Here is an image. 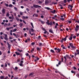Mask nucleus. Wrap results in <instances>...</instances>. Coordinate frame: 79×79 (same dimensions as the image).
I'll list each match as a JSON object with an SVG mask.
<instances>
[{
	"instance_id": "obj_1",
	"label": "nucleus",
	"mask_w": 79,
	"mask_h": 79,
	"mask_svg": "<svg viewBox=\"0 0 79 79\" xmlns=\"http://www.w3.org/2000/svg\"><path fill=\"white\" fill-rule=\"evenodd\" d=\"M69 45L70 46V47H71V48H72L73 49H74L76 48V47L73 46V44L72 43H69Z\"/></svg>"
},
{
	"instance_id": "obj_2",
	"label": "nucleus",
	"mask_w": 79,
	"mask_h": 79,
	"mask_svg": "<svg viewBox=\"0 0 79 79\" xmlns=\"http://www.w3.org/2000/svg\"><path fill=\"white\" fill-rule=\"evenodd\" d=\"M49 20H47V21L46 22V23L48 26H52V21L50 23H49Z\"/></svg>"
},
{
	"instance_id": "obj_3",
	"label": "nucleus",
	"mask_w": 79,
	"mask_h": 79,
	"mask_svg": "<svg viewBox=\"0 0 79 79\" xmlns=\"http://www.w3.org/2000/svg\"><path fill=\"white\" fill-rule=\"evenodd\" d=\"M79 29V25H76V28H75V30L76 32H77L78 30Z\"/></svg>"
},
{
	"instance_id": "obj_4",
	"label": "nucleus",
	"mask_w": 79,
	"mask_h": 79,
	"mask_svg": "<svg viewBox=\"0 0 79 79\" xmlns=\"http://www.w3.org/2000/svg\"><path fill=\"white\" fill-rule=\"evenodd\" d=\"M33 6L34 8H41V6L37 5H34Z\"/></svg>"
},
{
	"instance_id": "obj_5",
	"label": "nucleus",
	"mask_w": 79,
	"mask_h": 79,
	"mask_svg": "<svg viewBox=\"0 0 79 79\" xmlns=\"http://www.w3.org/2000/svg\"><path fill=\"white\" fill-rule=\"evenodd\" d=\"M20 63L19 64V65H20V66H22L23 67V66H24V65H23V61L22 60L20 61Z\"/></svg>"
},
{
	"instance_id": "obj_6",
	"label": "nucleus",
	"mask_w": 79,
	"mask_h": 79,
	"mask_svg": "<svg viewBox=\"0 0 79 79\" xmlns=\"http://www.w3.org/2000/svg\"><path fill=\"white\" fill-rule=\"evenodd\" d=\"M3 14H5V9L3 8L2 10Z\"/></svg>"
},
{
	"instance_id": "obj_7",
	"label": "nucleus",
	"mask_w": 79,
	"mask_h": 79,
	"mask_svg": "<svg viewBox=\"0 0 79 79\" xmlns=\"http://www.w3.org/2000/svg\"><path fill=\"white\" fill-rule=\"evenodd\" d=\"M4 39L6 40H8L7 35L6 34L5 35V37Z\"/></svg>"
},
{
	"instance_id": "obj_8",
	"label": "nucleus",
	"mask_w": 79,
	"mask_h": 79,
	"mask_svg": "<svg viewBox=\"0 0 79 79\" xmlns=\"http://www.w3.org/2000/svg\"><path fill=\"white\" fill-rule=\"evenodd\" d=\"M39 21L41 23H42V24H44V23H45V22H44V21H42L41 20H39Z\"/></svg>"
},
{
	"instance_id": "obj_9",
	"label": "nucleus",
	"mask_w": 79,
	"mask_h": 79,
	"mask_svg": "<svg viewBox=\"0 0 79 79\" xmlns=\"http://www.w3.org/2000/svg\"><path fill=\"white\" fill-rule=\"evenodd\" d=\"M68 55H66V56H64V59H65V62L66 61V58H67V57H68Z\"/></svg>"
},
{
	"instance_id": "obj_10",
	"label": "nucleus",
	"mask_w": 79,
	"mask_h": 79,
	"mask_svg": "<svg viewBox=\"0 0 79 79\" xmlns=\"http://www.w3.org/2000/svg\"><path fill=\"white\" fill-rule=\"evenodd\" d=\"M56 18H57V16L55 15L54 16V17H52V18L53 19H56Z\"/></svg>"
},
{
	"instance_id": "obj_11",
	"label": "nucleus",
	"mask_w": 79,
	"mask_h": 79,
	"mask_svg": "<svg viewBox=\"0 0 79 79\" xmlns=\"http://www.w3.org/2000/svg\"><path fill=\"white\" fill-rule=\"evenodd\" d=\"M44 8L45 9H46V10H51V9L47 7H44Z\"/></svg>"
},
{
	"instance_id": "obj_12",
	"label": "nucleus",
	"mask_w": 79,
	"mask_h": 79,
	"mask_svg": "<svg viewBox=\"0 0 79 79\" xmlns=\"http://www.w3.org/2000/svg\"><path fill=\"white\" fill-rule=\"evenodd\" d=\"M76 52L77 53V55H79V50L77 49L76 50Z\"/></svg>"
},
{
	"instance_id": "obj_13",
	"label": "nucleus",
	"mask_w": 79,
	"mask_h": 79,
	"mask_svg": "<svg viewBox=\"0 0 79 79\" xmlns=\"http://www.w3.org/2000/svg\"><path fill=\"white\" fill-rule=\"evenodd\" d=\"M61 52V50H60V49L59 48L57 49V51L56 52H57V53H58L59 52Z\"/></svg>"
},
{
	"instance_id": "obj_14",
	"label": "nucleus",
	"mask_w": 79,
	"mask_h": 79,
	"mask_svg": "<svg viewBox=\"0 0 79 79\" xmlns=\"http://www.w3.org/2000/svg\"><path fill=\"white\" fill-rule=\"evenodd\" d=\"M15 53L17 55H20V54L18 52H15Z\"/></svg>"
},
{
	"instance_id": "obj_15",
	"label": "nucleus",
	"mask_w": 79,
	"mask_h": 79,
	"mask_svg": "<svg viewBox=\"0 0 79 79\" xmlns=\"http://www.w3.org/2000/svg\"><path fill=\"white\" fill-rule=\"evenodd\" d=\"M71 72L72 73L74 74V75L76 74V72L74 71L73 70H72L71 71Z\"/></svg>"
},
{
	"instance_id": "obj_16",
	"label": "nucleus",
	"mask_w": 79,
	"mask_h": 79,
	"mask_svg": "<svg viewBox=\"0 0 79 79\" xmlns=\"http://www.w3.org/2000/svg\"><path fill=\"white\" fill-rule=\"evenodd\" d=\"M50 52L52 53H55V51H54L52 49H51L50 50Z\"/></svg>"
},
{
	"instance_id": "obj_17",
	"label": "nucleus",
	"mask_w": 79,
	"mask_h": 79,
	"mask_svg": "<svg viewBox=\"0 0 79 79\" xmlns=\"http://www.w3.org/2000/svg\"><path fill=\"white\" fill-rule=\"evenodd\" d=\"M4 77H5L4 76H2L1 77H0V79H4Z\"/></svg>"
},
{
	"instance_id": "obj_18",
	"label": "nucleus",
	"mask_w": 79,
	"mask_h": 79,
	"mask_svg": "<svg viewBox=\"0 0 79 79\" xmlns=\"http://www.w3.org/2000/svg\"><path fill=\"white\" fill-rule=\"evenodd\" d=\"M69 40H71L73 39V37L72 36H70L69 38Z\"/></svg>"
},
{
	"instance_id": "obj_19",
	"label": "nucleus",
	"mask_w": 79,
	"mask_h": 79,
	"mask_svg": "<svg viewBox=\"0 0 79 79\" xmlns=\"http://www.w3.org/2000/svg\"><path fill=\"white\" fill-rule=\"evenodd\" d=\"M10 16V14H9V13H7L6 14V16H7V17H8Z\"/></svg>"
},
{
	"instance_id": "obj_20",
	"label": "nucleus",
	"mask_w": 79,
	"mask_h": 79,
	"mask_svg": "<svg viewBox=\"0 0 79 79\" xmlns=\"http://www.w3.org/2000/svg\"><path fill=\"white\" fill-rule=\"evenodd\" d=\"M30 24L33 28H34V26H33V23H30Z\"/></svg>"
},
{
	"instance_id": "obj_21",
	"label": "nucleus",
	"mask_w": 79,
	"mask_h": 79,
	"mask_svg": "<svg viewBox=\"0 0 79 79\" xmlns=\"http://www.w3.org/2000/svg\"><path fill=\"white\" fill-rule=\"evenodd\" d=\"M16 31H17V29H14L13 31V32H16Z\"/></svg>"
},
{
	"instance_id": "obj_22",
	"label": "nucleus",
	"mask_w": 79,
	"mask_h": 79,
	"mask_svg": "<svg viewBox=\"0 0 79 79\" xmlns=\"http://www.w3.org/2000/svg\"><path fill=\"white\" fill-rule=\"evenodd\" d=\"M12 15H14V16H16V13H14L13 12Z\"/></svg>"
},
{
	"instance_id": "obj_23",
	"label": "nucleus",
	"mask_w": 79,
	"mask_h": 79,
	"mask_svg": "<svg viewBox=\"0 0 79 79\" xmlns=\"http://www.w3.org/2000/svg\"><path fill=\"white\" fill-rule=\"evenodd\" d=\"M10 13L11 14V16H12V17H13V12H12V11H10Z\"/></svg>"
},
{
	"instance_id": "obj_24",
	"label": "nucleus",
	"mask_w": 79,
	"mask_h": 79,
	"mask_svg": "<svg viewBox=\"0 0 79 79\" xmlns=\"http://www.w3.org/2000/svg\"><path fill=\"white\" fill-rule=\"evenodd\" d=\"M63 40H64V41H66L67 40V39L66 38H64V39H62Z\"/></svg>"
},
{
	"instance_id": "obj_25",
	"label": "nucleus",
	"mask_w": 79,
	"mask_h": 79,
	"mask_svg": "<svg viewBox=\"0 0 79 79\" xmlns=\"http://www.w3.org/2000/svg\"><path fill=\"white\" fill-rule=\"evenodd\" d=\"M49 32L51 33H53V31L51 30H49Z\"/></svg>"
},
{
	"instance_id": "obj_26",
	"label": "nucleus",
	"mask_w": 79,
	"mask_h": 79,
	"mask_svg": "<svg viewBox=\"0 0 79 79\" xmlns=\"http://www.w3.org/2000/svg\"><path fill=\"white\" fill-rule=\"evenodd\" d=\"M14 70H15V69L16 70H17V69H18V67H15V69L14 68Z\"/></svg>"
},
{
	"instance_id": "obj_27",
	"label": "nucleus",
	"mask_w": 79,
	"mask_h": 79,
	"mask_svg": "<svg viewBox=\"0 0 79 79\" xmlns=\"http://www.w3.org/2000/svg\"><path fill=\"white\" fill-rule=\"evenodd\" d=\"M11 29V27H10L9 28H6V29H7V31H9V29Z\"/></svg>"
},
{
	"instance_id": "obj_28",
	"label": "nucleus",
	"mask_w": 79,
	"mask_h": 79,
	"mask_svg": "<svg viewBox=\"0 0 79 79\" xmlns=\"http://www.w3.org/2000/svg\"><path fill=\"white\" fill-rule=\"evenodd\" d=\"M33 51H34V48H33L31 50V52H32Z\"/></svg>"
},
{
	"instance_id": "obj_29",
	"label": "nucleus",
	"mask_w": 79,
	"mask_h": 79,
	"mask_svg": "<svg viewBox=\"0 0 79 79\" xmlns=\"http://www.w3.org/2000/svg\"><path fill=\"white\" fill-rule=\"evenodd\" d=\"M5 5H6V6L7 7H8V6H9V5H8V4H7L6 3H5Z\"/></svg>"
},
{
	"instance_id": "obj_30",
	"label": "nucleus",
	"mask_w": 79,
	"mask_h": 79,
	"mask_svg": "<svg viewBox=\"0 0 79 79\" xmlns=\"http://www.w3.org/2000/svg\"><path fill=\"white\" fill-rule=\"evenodd\" d=\"M34 15H35L36 17H38V16H39V15H38L37 14H35Z\"/></svg>"
},
{
	"instance_id": "obj_31",
	"label": "nucleus",
	"mask_w": 79,
	"mask_h": 79,
	"mask_svg": "<svg viewBox=\"0 0 79 79\" xmlns=\"http://www.w3.org/2000/svg\"><path fill=\"white\" fill-rule=\"evenodd\" d=\"M14 9L16 11H17V8H16V7H14Z\"/></svg>"
},
{
	"instance_id": "obj_32",
	"label": "nucleus",
	"mask_w": 79,
	"mask_h": 79,
	"mask_svg": "<svg viewBox=\"0 0 79 79\" xmlns=\"http://www.w3.org/2000/svg\"><path fill=\"white\" fill-rule=\"evenodd\" d=\"M38 3H39V4L42 3V1H39L38 2Z\"/></svg>"
},
{
	"instance_id": "obj_33",
	"label": "nucleus",
	"mask_w": 79,
	"mask_h": 79,
	"mask_svg": "<svg viewBox=\"0 0 79 79\" xmlns=\"http://www.w3.org/2000/svg\"><path fill=\"white\" fill-rule=\"evenodd\" d=\"M23 12H20V15H23Z\"/></svg>"
},
{
	"instance_id": "obj_34",
	"label": "nucleus",
	"mask_w": 79,
	"mask_h": 79,
	"mask_svg": "<svg viewBox=\"0 0 79 79\" xmlns=\"http://www.w3.org/2000/svg\"><path fill=\"white\" fill-rule=\"evenodd\" d=\"M45 4L46 5H47L48 4V2L47 1H46L45 2Z\"/></svg>"
},
{
	"instance_id": "obj_35",
	"label": "nucleus",
	"mask_w": 79,
	"mask_h": 79,
	"mask_svg": "<svg viewBox=\"0 0 79 79\" xmlns=\"http://www.w3.org/2000/svg\"><path fill=\"white\" fill-rule=\"evenodd\" d=\"M19 26H20V27H22V26H23V24L22 23H20L19 24Z\"/></svg>"
},
{
	"instance_id": "obj_36",
	"label": "nucleus",
	"mask_w": 79,
	"mask_h": 79,
	"mask_svg": "<svg viewBox=\"0 0 79 79\" xmlns=\"http://www.w3.org/2000/svg\"><path fill=\"white\" fill-rule=\"evenodd\" d=\"M31 31L32 32H34V29L33 28L31 29Z\"/></svg>"
},
{
	"instance_id": "obj_37",
	"label": "nucleus",
	"mask_w": 79,
	"mask_h": 79,
	"mask_svg": "<svg viewBox=\"0 0 79 79\" xmlns=\"http://www.w3.org/2000/svg\"><path fill=\"white\" fill-rule=\"evenodd\" d=\"M76 23H79V19L76 20Z\"/></svg>"
},
{
	"instance_id": "obj_38",
	"label": "nucleus",
	"mask_w": 79,
	"mask_h": 79,
	"mask_svg": "<svg viewBox=\"0 0 79 79\" xmlns=\"http://www.w3.org/2000/svg\"><path fill=\"white\" fill-rule=\"evenodd\" d=\"M9 7H12L13 5L11 4H10L9 6Z\"/></svg>"
},
{
	"instance_id": "obj_39",
	"label": "nucleus",
	"mask_w": 79,
	"mask_h": 79,
	"mask_svg": "<svg viewBox=\"0 0 79 79\" xmlns=\"http://www.w3.org/2000/svg\"><path fill=\"white\" fill-rule=\"evenodd\" d=\"M42 30H43V31H45V28H42Z\"/></svg>"
},
{
	"instance_id": "obj_40",
	"label": "nucleus",
	"mask_w": 79,
	"mask_h": 79,
	"mask_svg": "<svg viewBox=\"0 0 79 79\" xmlns=\"http://www.w3.org/2000/svg\"><path fill=\"white\" fill-rule=\"evenodd\" d=\"M0 39H2V40L3 39V38L2 36H0Z\"/></svg>"
},
{
	"instance_id": "obj_41",
	"label": "nucleus",
	"mask_w": 79,
	"mask_h": 79,
	"mask_svg": "<svg viewBox=\"0 0 79 79\" xmlns=\"http://www.w3.org/2000/svg\"><path fill=\"white\" fill-rule=\"evenodd\" d=\"M60 20H61L62 21H64V19L63 18H60Z\"/></svg>"
},
{
	"instance_id": "obj_42",
	"label": "nucleus",
	"mask_w": 79,
	"mask_h": 79,
	"mask_svg": "<svg viewBox=\"0 0 79 79\" xmlns=\"http://www.w3.org/2000/svg\"><path fill=\"white\" fill-rule=\"evenodd\" d=\"M73 39H76V35H74L73 36Z\"/></svg>"
},
{
	"instance_id": "obj_43",
	"label": "nucleus",
	"mask_w": 79,
	"mask_h": 79,
	"mask_svg": "<svg viewBox=\"0 0 79 79\" xmlns=\"http://www.w3.org/2000/svg\"><path fill=\"white\" fill-rule=\"evenodd\" d=\"M37 50L38 51H39V50H40V48H37Z\"/></svg>"
},
{
	"instance_id": "obj_44",
	"label": "nucleus",
	"mask_w": 79,
	"mask_h": 79,
	"mask_svg": "<svg viewBox=\"0 0 79 79\" xmlns=\"http://www.w3.org/2000/svg\"><path fill=\"white\" fill-rule=\"evenodd\" d=\"M34 44H35V43H34V42L32 43L31 44V45H34Z\"/></svg>"
},
{
	"instance_id": "obj_45",
	"label": "nucleus",
	"mask_w": 79,
	"mask_h": 79,
	"mask_svg": "<svg viewBox=\"0 0 79 79\" xmlns=\"http://www.w3.org/2000/svg\"><path fill=\"white\" fill-rule=\"evenodd\" d=\"M73 68L75 70L77 69V68H76V67H73Z\"/></svg>"
},
{
	"instance_id": "obj_46",
	"label": "nucleus",
	"mask_w": 79,
	"mask_h": 79,
	"mask_svg": "<svg viewBox=\"0 0 79 79\" xmlns=\"http://www.w3.org/2000/svg\"><path fill=\"white\" fill-rule=\"evenodd\" d=\"M6 26H7V24L6 23L4 24V26H5V27H6Z\"/></svg>"
},
{
	"instance_id": "obj_47",
	"label": "nucleus",
	"mask_w": 79,
	"mask_h": 79,
	"mask_svg": "<svg viewBox=\"0 0 79 79\" xmlns=\"http://www.w3.org/2000/svg\"><path fill=\"white\" fill-rule=\"evenodd\" d=\"M7 44L8 45V47H10V44L8 43H7Z\"/></svg>"
},
{
	"instance_id": "obj_48",
	"label": "nucleus",
	"mask_w": 79,
	"mask_h": 79,
	"mask_svg": "<svg viewBox=\"0 0 79 79\" xmlns=\"http://www.w3.org/2000/svg\"><path fill=\"white\" fill-rule=\"evenodd\" d=\"M61 61L62 62H63V58H61Z\"/></svg>"
},
{
	"instance_id": "obj_49",
	"label": "nucleus",
	"mask_w": 79,
	"mask_h": 79,
	"mask_svg": "<svg viewBox=\"0 0 79 79\" xmlns=\"http://www.w3.org/2000/svg\"><path fill=\"white\" fill-rule=\"evenodd\" d=\"M34 73H31L30 74L29 76H31V75H32V74H33Z\"/></svg>"
},
{
	"instance_id": "obj_50",
	"label": "nucleus",
	"mask_w": 79,
	"mask_h": 79,
	"mask_svg": "<svg viewBox=\"0 0 79 79\" xmlns=\"http://www.w3.org/2000/svg\"><path fill=\"white\" fill-rule=\"evenodd\" d=\"M61 64V61H59V62L58 63V65H60Z\"/></svg>"
},
{
	"instance_id": "obj_51",
	"label": "nucleus",
	"mask_w": 79,
	"mask_h": 79,
	"mask_svg": "<svg viewBox=\"0 0 79 79\" xmlns=\"http://www.w3.org/2000/svg\"><path fill=\"white\" fill-rule=\"evenodd\" d=\"M5 67H7V64L6 63H5Z\"/></svg>"
},
{
	"instance_id": "obj_52",
	"label": "nucleus",
	"mask_w": 79,
	"mask_h": 79,
	"mask_svg": "<svg viewBox=\"0 0 79 79\" xmlns=\"http://www.w3.org/2000/svg\"><path fill=\"white\" fill-rule=\"evenodd\" d=\"M42 43H39V46H42Z\"/></svg>"
},
{
	"instance_id": "obj_53",
	"label": "nucleus",
	"mask_w": 79,
	"mask_h": 79,
	"mask_svg": "<svg viewBox=\"0 0 79 79\" xmlns=\"http://www.w3.org/2000/svg\"><path fill=\"white\" fill-rule=\"evenodd\" d=\"M27 40H28V41H29L31 40V39L29 38H27Z\"/></svg>"
},
{
	"instance_id": "obj_54",
	"label": "nucleus",
	"mask_w": 79,
	"mask_h": 79,
	"mask_svg": "<svg viewBox=\"0 0 79 79\" xmlns=\"http://www.w3.org/2000/svg\"><path fill=\"white\" fill-rule=\"evenodd\" d=\"M44 34H46V33H47V31H46V30L44 31Z\"/></svg>"
},
{
	"instance_id": "obj_55",
	"label": "nucleus",
	"mask_w": 79,
	"mask_h": 79,
	"mask_svg": "<svg viewBox=\"0 0 79 79\" xmlns=\"http://www.w3.org/2000/svg\"><path fill=\"white\" fill-rule=\"evenodd\" d=\"M71 1V2H72V0H67L68 2H69Z\"/></svg>"
},
{
	"instance_id": "obj_56",
	"label": "nucleus",
	"mask_w": 79,
	"mask_h": 79,
	"mask_svg": "<svg viewBox=\"0 0 79 79\" xmlns=\"http://www.w3.org/2000/svg\"><path fill=\"white\" fill-rule=\"evenodd\" d=\"M56 26H59V25H58V24L57 23H56Z\"/></svg>"
},
{
	"instance_id": "obj_57",
	"label": "nucleus",
	"mask_w": 79,
	"mask_h": 79,
	"mask_svg": "<svg viewBox=\"0 0 79 79\" xmlns=\"http://www.w3.org/2000/svg\"><path fill=\"white\" fill-rule=\"evenodd\" d=\"M55 12H56V10H54L53 13H55Z\"/></svg>"
},
{
	"instance_id": "obj_58",
	"label": "nucleus",
	"mask_w": 79,
	"mask_h": 79,
	"mask_svg": "<svg viewBox=\"0 0 79 79\" xmlns=\"http://www.w3.org/2000/svg\"><path fill=\"white\" fill-rule=\"evenodd\" d=\"M16 19L17 20V21H19V19L18 18H16Z\"/></svg>"
},
{
	"instance_id": "obj_59",
	"label": "nucleus",
	"mask_w": 79,
	"mask_h": 79,
	"mask_svg": "<svg viewBox=\"0 0 79 79\" xmlns=\"http://www.w3.org/2000/svg\"><path fill=\"white\" fill-rule=\"evenodd\" d=\"M22 18L23 19H26V17L24 16H23L22 17Z\"/></svg>"
},
{
	"instance_id": "obj_60",
	"label": "nucleus",
	"mask_w": 79,
	"mask_h": 79,
	"mask_svg": "<svg viewBox=\"0 0 79 79\" xmlns=\"http://www.w3.org/2000/svg\"><path fill=\"white\" fill-rule=\"evenodd\" d=\"M76 35L77 36H77H79V34L78 33H76Z\"/></svg>"
},
{
	"instance_id": "obj_61",
	"label": "nucleus",
	"mask_w": 79,
	"mask_h": 79,
	"mask_svg": "<svg viewBox=\"0 0 79 79\" xmlns=\"http://www.w3.org/2000/svg\"><path fill=\"white\" fill-rule=\"evenodd\" d=\"M44 15H42L41 16V18H44Z\"/></svg>"
},
{
	"instance_id": "obj_62",
	"label": "nucleus",
	"mask_w": 79,
	"mask_h": 79,
	"mask_svg": "<svg viewBox=\"0 0 79 79\" xmlns=\"http://www.w3.org/2000/svg\"><path fill=\"white\" fill-rule=\"evenodd\" d=\"M69 7H70V8H73V6L71 5H69Z\"/></svg>"
},
{
	"instance_id": "obj_63",
	"label": "nucleus",
	"mask_w": 79,
	"mask_h": 79,
	"mask_svg": "<svg viewBox=\"0 0 79 79\" xmlns=\"http://www.w3.org/2000/svg\"><path fill=\"white\" fill-rule=\"evenodd\" d=\"M74 55H75V56H76V55H77V54L76 53V52H75V53Z\"/></svg>"
},
{
	"instance_id": "obj_64",
	"label": "nucleus",
	"mask_w": 79,
	"mask_h": 79,
	"mask_svg": "<svg viewBox=\"0 0 79 79\" xmlns=\"http://www.w3.org/2000/svg\"><path fill=\"white\" fill-rule=\"evenodd\" d=\"M8 77H5V79H7V78H8Z\"/></svg>"
}]
</instances>
